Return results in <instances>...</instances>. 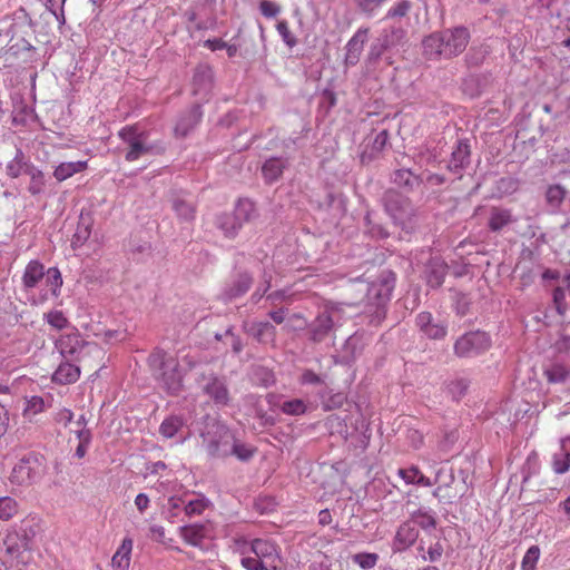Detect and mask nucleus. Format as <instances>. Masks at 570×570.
I'll use <instances>...</instances> for the list:
<instances>
[{
	"instance_id": "f257e3e1",
	"label": "nucleus",
	"mask_w": 570,
	"mask_h": 570,
	"mask_svg": "<svg viewBox=\"0 0 570 570\" xmlns=\"http://www.w3.org/2000/svg\"><path fill=\"white\" fill-rule=\"evenodd\" d=\"M242 566L247 570H283L277 547L268 540L255 539L244 543Z\"/></svg>"
},
{
	"instance_id": "f03ea898",
	"label": "nucleus",
	"mask_w": 570,
	"mask_h": 570,
	"mask_svg": "<svg viewBox=\"0 0 570 570\" xmlns=\"http://www.w3.org/2000/svg\"><path fill=\"white\" fill-rule=\"evenodd\" d=\"M46 472L43 459L30 453L13 465L8 480L13 491H22L40 482Z\"/></svg>"
},
{
	"instance_id": "7ed1b4c3",
	"label": "nucleus",
	"mask_w": 570,
	"mask_h": 570,
	"mask_svg": "<svg viewBox=\"0 0 570 570\" xmlns=\"http://www.w3.org/2000/svg\"><path fill=\"white\" fill-rule=\"evenodd\" d=\"M118 137L128 146L125 159L129 163L151 153L153 147L146 144L147 132L139 131L137 125L122 127Z\"/></svg>"
},
{
	"instance_id": "20e7f679",
	"label": "nucleus",
	"mask_w": 570,
	"mask_h": 570,
	"mask_svg": "<svg viewBox=\"0 0 570 570\" xmlns=\"http://www.w3.org/2000/svg\"><path fill=\"white\" fill-rule=\"evenodd\" d=\"M491 345V340L485 332H471L461 336L454 344L456 355L461 357L476 355L487 351Z\"/></svg>"
},
{
	"instance_id": "39448f33",
	"label": "nucleus",
	"mask_w": 570,
	"mask_h": 570,
	"mask_svg": "<svg viewBox=\"0 0 570 570\" xmlns=\"http://www.w3.org/2000/svg\"><path fill=\"white\" fill-rule=\"evenodd\" d=\"M85 344H89V342L82 338L80 332L76 327L67 328V331L62 332L55 341V346L61 356L65 358H71L72 361L76 358L77 354H79Z\"/></svg>"
},
{
	"instance_id": "423d86ee",
	"label": "nucleus",
	"mask_w": 570,
	"mask_h": 570,
	"mask_svg": "<svg viewBox=\"0 0 570 570\" xmlns=\"http://www.w3.org/2000/svg\"><path fill=\"white\" fill-rule=\"evenodd\" d=\"M441 37L444 43L443 57L445 58H452L462 53L470 41L468 29L462 27L448 29L441 32Z\"/></svg>"
},
{
	"instance_id": "0eeeda50",
	"label": "nucleus",
	"mask_w": 570,
	"mask_h": 570,
	"mask_svg": "<svg viewBox=\"0 0 570 570\" xmlns=\"http://www.w3.org/2000/svg\"><path fill=\"white\" fill-rule=\"evenodd\" d=\"M105 355L106 352L101 346L95 342H89V344L83 345L73 361H77L85 370L97 373L104 367Z\"/></svg>"
},
{
	"instance_id": "6e6552de",
	"label": "nucleus",
	"mask_w": 570,
	"mask_h": 570,
	"mask_svg": "<svg viewBox=\"0 0 570 570\" xmlns=\"http://www.w3.org/2000/svg\"><path fill=\"white\" fill-rule=\"evenodd\" d=\"M235 435L225 426H217L215 435L205 439L208 453L213 456L226 458L230 455Z\"/></svg>"
},
{
	"instance_id": "1a4fd4ad",
	"label": "nucleus",
	"mask_w": 570,
	"mask_h": 570,
	"mask_svg": "<svg viewBox=\"0 0 570 570\" xmlns=\"http://www.w3.org/2000/svg\"><path fill=\"white\" fill-rule=\"evenodd\" d=\"M178 367V362L174 358H167L163 362L160 380L170 394H177L181 389L183 376Z\"/></svg>"
},
{
	"instance_id": "9d476101",
	"label": "nucleus",
	"mask_w": 570,
	"mask_h": 570,
	"mask_svg": "<svg viewBox=\"0 0 570 570\" xmlns=\"http://www.w3.org/2000/svg\"><path fill=\"white\" fill-rule=\"evenodd\" d=\"M203 391L215 402L217 405H227L229 402V392L225 382L217 376L210 375L206 384L203 385Z\"/></svg>"
},
{
	"instance_id": "9b49d317",
	"label": "nucleus",
	"mask_w": 570,
	"mask_h": 570,
	"mask_svg": "<svg viewBox=\"0 0 570 570\" xmlns=\"http://www.w3.org/2000/svg\"><path fill=\"white\" fill-rule=\"evenodd\" d=\"M416 326L429 338L440 340L446 335V326L442 323H434L431 313L422 312L416 316Z\"/></svg>"
},
{
	"instance_id": "f8f14e48",
	"label": "nucleus",
	"mask_w": 570,
	"mask_h": 570,
	"mask_svg": "<svg viewBox=\"0 0 570 570\" xmlns=\"http://www.w3.org/2000/svg\"><path fill=\"white\" fill-rule=\"evenodd\" d=\"M244 330L259 343H274L276 337V328L268 322H246Z\"/></svg>"
},
{
	"instance_id": "ddd939ff",
	"label": "nucleus",
	"mask_w": 570,
	"mask_h": 570,
	"mask_svg": "<svg viewBox=\"0 0 570 570\" xmlns=\"http://www.w3.org/2000/svg\"><path fill=\"white\" fill-rule=\"evenodd\" d=\"M132 547V539L124 538L111 558L110 567L112 570H129L131 563Z\"/></svg>"
},
{
	"instance_id": "4468645a",
	"label": "nucleus",
	"mask_w": 570,
	"mask_h": 570,
	"mask_svg": "<svg viewBox=\"0 0 570 570\" xmlns=\"http://www.w3.org/2000/svg\"><path fill=\"white\" fill-rule=\"evenodd\" d=\"M419 532L415 525L407 521L402 523L394 538V549L396 551H403L411 547L417 539Z\"/></svg>"
},
{
	"instance_id": "2eb2a0df",
	"label": "nucleus",
	"mask_w": 570,
	"mask_h": 570,
	"mask_svg": "<svg viewBox=\"0 0 570 570\" xmlns=\"http://www.w3.org/2000/svg\"><path fill=\"white\" fill-rule=\"evenodd\" d=\"M80 376V366L69 361L61 362L52 374V382L61 385L72 384Z\"/></svg>"
},
{
	"instance_id": "dca6fc26",
	"label": "nucleus",
	"mask_w": 570,
	"mask_h": 570,
	"mask_svg": "<svg viewBox=\"0 0 570 570\" xmlns=\"http://www.w3.org/2000/svg\"><path fill=\"white\" fill-rule=\"evenodd\" d=\"M514 222L511 209L503 207H492L490 209L488 227L491 232H500L504 227L509 226Z\"/></svg>"
},
{
	"instance_id": "f3484780",
	"label": "nucleus",
	"mask_w": 570,
	"mask_h": 570,
	"mask_svg": "<svg viewBox=\"0 0 570 570\" xmlns=\"http://www.w3.org/2000/svg\"><path fill=\"white\" fill-rule=\"evenodd\" d=\"M45 265L37 259L30 261L22 275V284L24 288H35L39 282L45 277Z\"/></svg>"
},
{
	"instance_id": "a211bd4d",
	"label": "nucleus",
	"mask_w": 570,
	"mask_h": 570,
	"mask_svg": "<svg viewBox=\"0 0 570 570\" xmlns=\"http://www.w3.org/2000/svg\"><path fill=\"white\" fill-rule=\"evenodd\" d=\"M334 322L328 313L320 314L312 324L311 334L314 342H322L333 330Z\"/></svg>"
},
{
	"instance_id": "6ab92c4d",
	"label": "nucleus",
	"mask_w": 570,
	"mask_h": 570,
	"mask_svg": "<svg viewBox=\"0 0 570 570\" xmlns=\"http://www.w3.org/2000/svg\"><path fill=\"white\" fill-rule=\"evenodd\" d=\"M470 147L466 142L459 141L451 154L448 168L451 171L459 173L469 164Z\"/></svg>"
},
{
	"instance_id": "aec40b11",
	"label": "nucleus",
	"mask_w": 570,
	"mask_h": 570,
	"mask_svg": "<svg viewBox=\"0 0 570 570\" xmlns=\"http://www.w3.org/2000/svg\"><path fill=\"white\" fill-rule=\"evenodd\" d=\"M88 168L87 160L67 161L58 165L53 170V177L58 181H63L76 174L82 173Z\"/></svg>"
},
{
	"instance_id": "412c9836",
	"label": "nucleus",
	"mask_w": 570,
	"mask_h": 570,
	"mask_svg": "<svg viewBox=\"0 0 570 570\" xmlns=\"http://www.w3.org/2000/svg\"><path fill=\"white\" fill-rule=\"evenodd\" d=\"M183 540L193 547H199L206 538V527L203 524H189L179 528Z\"/></svg>"
},
{
	"instance_id": "4be33fe9",
	"label": "nucleus",
	"mask_w": 570,
	"mask_h": 570,
	"mask_svg": "<svg viewBox=\"0 0 570 570\" xmlns=\"http://www.w3.org/2000/svg\"><path fill=\"white\" fill-rule=\"evenodd\" d=\"M232 213L242 227L257 216L256 206L249 199H239Z\"/></svg>"
},
{
	"instance_id": "5701e85b",
	"label": "nucleus",
	"mask_w": 570,
	"mask_h": 570,
	"mask_svg": "<svg viewBox=\"0 0 570 570\" xmlns=\"http://www.w3.org/2000/svg\"><path fill=\"white\" fill-rule=\"evenodd\" d=\"M285 164L281 158L267 159L262 168L263 176L268 184L276 181L282 175Z\"/></svg>"
},
{
	"instance_id": "b1692460",
	"label": "nucleus",
	"mask_w": 570,
	"mask_h": 570,
	"mask_svg": "<svg viewBox=\"0 0 570 570\" xmlns=\"http://www.w3.org/2000/svg\"><path fill=\"white\" fill-rule=\"evenodd\" d=\"M78 426H80L76 431L77 439L79 441L77 448H76V456L78 459L85 458L88 446L91 441V433L88 429L85 428V417L80 416V419L76 422Z\"/></svg>"
},
{
	"instance_id": "393cba45",
	"label": "nucleus",
	"mask_w": 570,
	"mask_h": 570,
	"mask_svg": "<svg viewBox=\"0 0 570 570\" xmlns=\"http://www.w3.org/2000/svg\"><path fill=\"white\" fill-rule=\"evenodd\" d=\"M550 384L564 383L570 377V368L561 363H553L543 372Z\"/></svg>"
},
{
	"instance_id": "a878e982",
	"label": "nucleus",
	"mask_w": 570,
	"mask_h": 570,
	"mask_svg": "<svg viewBox=\"0 0 570 570\" xmlns=\"http://www.w3.org/2000/svg\"><path fill=\"white\" fill-rule=\"evenodd\" d=\"M386 210L391 214V216L395 220L403 219V212H406L409 204L405 199H401L397 194L390 193L387 194V199L385 204Z\"/></svg>"
},
{
	"instance_id": "bb28decb",
	"label": "nucleus",
	"mask_w": 570,
	"mask_h": 570,
	"mask_svg": "<svg viewBox=\"0 0 570 570\" xmlns=\"http://www.w3.org/2000/svg\"><path fill=\"white\" fill-rule=\"evenodd\" d=\"M50 406V403L46 402L43 397L33 395L26 401L23 409V417L31 421L36 415L45 412Z\"/></svg>"
},
{
	"instance_id": "cd10ccee",
	"label": "nucleus",
	"mask_w": 570,
	"mask_h": 570,
	"mask_svg": "<svg viewBox=\"0 0 570 570\" xmlns=\"http://www.w3.org/2000/svg\"><path fill=\"white\" fill-rule=\"evenodd\" d=\"M217 226L223 230L224 235L229 238H234L242 228L233 213L220 215L217 218Z\"/></svg>"
},
{
	"instance_id": "c85d7f7f",
	"label": "nucleus",
	"mask_w": 570,
	"mask_h": 570,
	"mask_svg": "<svg viewBox=\"0 0 570 570\" xmlns=\"http://www.w3.org/2000/svg\"><path fill=\"white\" fill-rule=\"evenodd\" d=\"M32 166L23 160V154L18 151L16 157L6 166V173L11 178H18L22 174H28Z\"/></svg>"
},
{
	"instance_id": "c756f323",
	"label": "nucleus",
	"mask_w": 570,
	"mask_h": 570,
	"mask_svg": "<svg viewBox=\"0 0 570 570\" xmlns=\"http://www.w3.org/2000/svg\"><path fill=\"white\" fill-rule=\"evenodd\" d=\"M424 52L430 58L443 56L444 43L440 33H433L423 41Z\"/></svg>"
},
{
	"instance_id": "7c9ffc66",
	"label": "nucleus",
	"mask_w": 570,
	"mask_h": 570,
	"mask_svg": "<svg viewBox=\"0 0 570 570\" xmlns=\"http://www.w3.org/2000/svg\"><path fill=\"white\" fill-rule=\"evenodd\" d=\"M46 276V286L52 296L57 297L60 294V288L62 286V276L60 271L57 267H50L45 273Z\"/></svg>"
},
{
	"instance_id": "2f4dec72",
	"label": "nucleus",
	"mask_w": 570,
	"mask_h": 570,
	"mask_svg": "<svg viewBox=\"0 0 570 570\" xmlns=\"http://www.w3.org/2000/svg\"><path fill=\"white\" fill-rule=\"evenodd\" d=\"M2 563L8 570H21V566H23L26 561L18 549L8 548L2 557Z\"/></svg>"
},
{
	"instance_id": "473e14b6",
	"label": "nucleus",
	"mask_w": 570,
	"mask_h": 570,
	"mask_svg": "<svg viewBox=\"0 0 570 570\" xmlns=\"http://www.w3.org/2000/svg\"><path fill=\"white\" fill-rule=\"evenodd\" d=\"M45 320L51 327L62 331V332L67 331V328H69V327H72L69 324V321L65 316V314L58 309L50 311V312L46 313Z\"/></svg>"
},
{
	"instance_id": "72a5a7b5",
	"label": "nucleus",
	"mask_w": 570,
	"mask_h": 570,
	"mask_svg": "<svg viewBox=\"0 0 570 570\" xmlns=\"http://www.w3.org/2000/svg\"><path fill=\"white\" fill-rule=\"evenodd\" d=\"M19 511L18 502L11 497L0 498V520L8 521Z\"/></svg>"
},
{
	"instance_id": "f704fd0d",
	"label": "nucleus",
	"mask_w": 570,
	"mask_h": 570,
	"mask_svg": "<svg viewBox=\"0 0 570 570\" xmlns=\"http://www.w3.org/2000/svg\"><path fill=\"white\" fill-rule=\"evenodd\" d=\"M181 426L183 420L179 416H169L160 424L159 432L163 436L169 439L175 436Z\"/></svg>"
},
{
	"instance_id": "c9c22d12",
	"label": "nucleus",
	"mask_w": 570,
	"mask_h": 570,
	"mask_svg": "<svg viewBox=\"0 0 570 570\" xmlns=\"http://www.w3.org/2000/svg\"><path fill=\"white\" fill-rule=\"evenodd\" d=\"M256 453V448L239 442L236 438L232 444L230 455H235L240 461H248Z\"/></svg>"
},
{
	"instance_id": "e433bc0d",
	"label": "nucleus",
	"mask_w": 570,
	"mask_h": 570,
	"mask_svg": "<svg viewBox=\"0 0 570 570\" xmlns=\"http://www.w3.org/2000/svg\"><path fill=\"white\" fill-rule=\"evenodd\" d=\"M567 191L561 185H551L547 189L546 198L551 207L558 208L563 203Z\"/></svg>"
},
{
	"instance_id": "4c0bfd02",
	"label": "nucleus",
	"mask_w": 570,
	"mask_h": 570,
	"mask_svg": "<svg viewBox=\"0 0 570 570\" xmlns=\"http://www.w3.org/2000/svg\"><path fill=\"white\" fill-rule=\"evenodd\" d=\"M540 548L538 546H531L525 554L523 556L522 562H521V569L522 570H535L537 563L540 559Z\"/></svg>"
},
{
	"instance_id": "58836bf2",
	"label": "nucleus",
	"mask_w": 570,
	"mask_h": 570,
	"mask_svg": "<svg viewBox=\"0 0 570 570\" xmlns=\"http://www.w3.org/2000/svg\"><path fill=\"white\" fill-rule=\"evenodd\" d=\"M469 389V382L464 379H456L448 384V392L454 400L462 399Z\"/></svg>"
},
{
	"instance_id": "ea45409f",
	"label": "nucleus",
	"mask_w": 570,
	"mask_h": 570,
	"mask_svg": "<svg viewBox=\"0 0 570 570\" xmlns=\"http://www.w3.org/2000/svg\"><path fill=\"white\" fill-rule=\"evenodd\" d=\"M209 502L204 497L190 500L184 505V511L188 517L193 515H200L206 508L208 507Z\"/></svg>"
},
{
	"instance_id": "a19ab883",
	"label": "nucleus",
	"mask_w": 570,
	"mask_h": 570,
	"mask_svg": "<svg viewBox=\"0 0 570 570\" xmlns=\"http://www.w3.org/2000/svg\"><path fill=\"white\" fill-rule=\"evenodd\" d=\"M353 561L358 564L362 569H372L379 561L376 553L362 552L353 556Z\"/></svg>"
},
{
	"instance_id": "79ce46f5",
	"label": "nucleus",
	"mask_w": 570,
	"mask_h": 570,
	"mask_svg": "<svg viewBox=\"0 0 570 570\" xmlns=\"http://www.w3.org/2000/svg\"><path fill=\"white\" fill-rule=\"evenodd\" d=\"M28 175L31 177L29 191L33 195L39 194L45 185L43 173L32 166Z\"/></svg>"
},
{
	"instance_id": "37998d69",
	"label": "nucleus",
	"mask_w": 570,
	"mask_h": 570,
	"mask_svg": "<svg viewBox=\"0 0 570 570\" xmlns=\"http://www.w3.org/2000/svg\"><path fill=\"white\" fill-rule=\"evenodd\" d=\"M282 411L288 415H301L306 412V404L299 399L286 401L282 405Z\"/></svg>"
},
{
	"instance_id": "c03bdc74",
	"label": "nucleus",
	"mask_w": 570,
	"mask_h": 570,
	"mask_svg": "<svg viewBox=\"0 0 570 570\" xmlns=\"http://www.w3.org/2000/svg\"><path fill=\"white\" fill-rule=\"evenodd\" d=\"M276 29L282 37L283 41L289 47L293 48L296 46L297 40L295 36L291 32L288 22L285 20L278 21Z\"/></svg>"
},
{
	"instance_id": "a18cd8bd",
	"label": "nucleus",
	"mask_w": 570,
	"mask_h": 570,
	"mask_svg": "<svg viewBox=\"0 0 570 570\" xmlns=\"http://www.w3.org/2000/svg\"><path fill=\"white\" fill-rule=\"evenodd\" d=\"M553 303L559 315L563 316L567 313L568 306L566 303V293L561 287L553 291Z\"/></svg>"
},
{
	"instance_id": "49530a36",
	"label": "nucleus",
	"mask_w": 570,
	"mask_h": 570,
	"mask_svg": "<svg viewBox=\"0 0 570 570\" xmlns=\"http://www.w3.org/2000/svg\"><path fill=\"white\" fill-rule=\"evenodd\" d=\"M570 469V453H566L561 456H554L553 459V471L558 474L566 473Z\"/></svg>"
},
{
	"instance_id": "de8ad7c7",
	"label": "nucleus",
	"mask_w": 570,
	"mask_h": 570,
	"mask_svg": "<svg viewBox=\"0 0 570 570\" xmlns=\"http://www.w3.org/2000/svg\"><path fill=\"white\" fill-rule=\"evenodd\" d=\"M174 209L177 213V215L186 219L193 218L195 214L194 207L184 200H176L174 203Z\"/></svg>"
},
{
	"instance_id": "09e8293b",
	"label": "nucleus",
	"mask_w": 570,
	"mask_h": 570,
	"mask_svg": "<svg viewBox=\"0 0 570 570\" xmlns=\"http://www.w3.org/2000/svg\"><path fill=\"white\" fill-rule=\"evenodd\" d=\"M420 469L411 466L409 469H399L397 474L405 481L406 484H415Z\"/></svg>"
},
{
	"instance_id": "8fccbe9b",
	"label": "nucleus",
	"mask_w": 570,
	"mask_h": 570,
	"mask_svg": "<svg viewBox=\"0 0 570 570\" xmlns=\"http://www.w3.org/2000/svg\"><path fill=\"white\" fill-rule=\"evenodd\" d=\"M370 293H374L379 297V304H384L390 299L391 288L386 284H381L380 287L373 284Z\"/></svg>"
},
{
	"instance_id": "3c124183",
	"label": "nucleus",
	"mask_w": 570,
	"mask_h": 570,
	"mask_svg": "<svg viewBox=\"0 0 570 570\" xmlns=\"http://www.w3.org/2000/svg\"><path fill=\"white\" fill-rule=\"evenodd\" d=\"M259 10L263 16L272 18L278 14L279 7L275 2H272L269 0H263L259 3Z\"/></svg>"
},
{
	"instance_id": "603ef678",
	"label": "nucleus",
	"mask_w": 570,
	"mask_h": 570,
	"mask_svg": "<svg viewBox=\"0 0 570 570\" xmlns=\"http://www.w3.org/2000/svg\"><path fill=\"white\" fill-rule=\"evenodd\" d=\"M410 7L411 6L407 0H402L389 10L387 16L392 17V18L404 17L407 13V11L410 10Z\"/></svg>"
},
{
	"instance_id": "864d4df0",
	"label": "nucleus",
	"mask_w": 570,
	"mask_h": 570,
	"mask_svg": "<svg viewBox=\"0 0 570 570\" xmlns=\"http://www.w3.org/2000/svg\"><path fill=\"white\" fill-rule=\"evenodd\" d=\"M72 419H73V413L71 410L69 409H60L56 414H55V421L59 424H62L63 426H68V424H70L72 422Z\"/></svg>"
},
{
	"instance_id": "5fc2aeb1",
	"label": "nucleus",
	"mask_w": 570,
	"mask_h": 570,
	"mask_svg": "<svg viewBox=\"0 0 570 570\" xmlns=\"http://www.w3.org/2000/svg\"><path fill=\"white\" fill-rule=\"evenodd\" d=\"M416 523L426 529V528H435L436 521L433 515L426 512H420L415 515Z\"/></svg>"
},
{
	"instance_id": "6e6d98bb",
	"label": "nucleus",
	"mask_w": 570,
	"mask_h": 570,
	"mask_svg": "<svg viewBox=\"0 0 570 570\" xmlns=\"http://www.w3.org/2000/svg\"><path fill=\"white\" fill-rule=\"evenodd\" d=\"M299 381L302 384H311V385H317V384L322 383L320 375H317L312 370H305L303 372Z\"/></svg>"
},
{
	"instance_id": "4d7b16f0",
	"label": "nucleus",
	"mask_w": 570,
	"mask_h": 570,
	"mask_svg": "<svg viewBox=\"0 0 570 570\" xmlns=\"http://www.w3.org/2000/svg\"><path fill=\"white\" fill-rule=\"evenodd\" d=\"M9 411L0 402V438L3 436L9 428Z\"/></svg>"
},
{
	"instance_id": "13d9d810",
	"label": "nucleus",
	"mask_w": 570,
	"mask_h": 570,
	"mask_svg": "<svg viewBox=\"0 0 570 570\" xmlns=\"http://www.w3.org/2000/svg\"><path fill=\"white\" fill-rule=\"evenodd\" d=\"M407 438L411 442V445L414 449H420L423 444V434L416 430L409 431Z\"/></svg>"
},
{
	"instance_id": "bf43d9fd",
	"label": "nucleus",
	"mask_w": 570,
	"mask_h": 570,
	"mask_svg": "<svg viewBox=\"0 0 570 570\" xmlns=\"http://www.w3.org/2000/svg\"><path fill=\"white\" fill-rule=\"evenodd\" d=\"M125 336V332L117 330H108L104 333V340L108 343L112 341H122Z\"/></svg>"
},
{
	"instance_id": "052dcab7",
	"label": "nucleus",
	"mask_w": 570,
	"mask_h": 570,
	"mask_svg": "<svg viewBox=\"0 0 570 570\" xmlns=\"http://www.w3.org/2000/svg\"><path fill=\"white\" fill-rule=\"evenodd\" d=\"M433 495L439 500H450L453 495L450 493L449 485H439L434 491Z\"/></svg>"
},
{
	"instance_id": "680f3d73",
	"label": "nucleus",
	"mask_w": 570,
	"mask_h": 570,
	"mask_svg": "<svg viewBox=\"0 0 570 570\" xmlns=\"http://www.w3.org/2000/svg\"><path fill=\"white\" fill-rule=\"evenodd\" d=\"M347 47L348 48H347L345 61H346V63L354 65L358 60L360 51L357 49L354 51L353 48L355 47V43H353L352 40L348 42Z\"/></svg>"
},
{
	"instance_id": "e2e57ef3",
	"label": "nucleus",
	"mask_w": 570,
	"mask_h": 570,
	"mask_svg": "<svg viewBox=\"0 0 570 570\" xmlns=\"http://www.w3.org/2000/svg\"><path fill=\"white\" fill-rule=\"evenodd\" d=\"M204 46L212 51L222 50L226 47V42L222 39L215 38V39H207L204 42Z\"/></svg>"
},
{
	"instance_id": "0e129e2a",
	"label": "nucleus",
	"mask_w": 570,
	"mask_h": 570,
	"mask_svg": "<svg viewBox=\"0 0 570 570\" xmlns=\"http://www.w3.org/2000/svg\"><path fill=\"white\" fill-rule=\"evenodd\" d=\"M149 502V498L145 493H139L135 499V505L141 513L148 508Z\"/></svg>"
},
{
	"instance_id": "69168bd1",
	"label": "nucleus",
	"mask_w": 570,
	"mask_h": 570,
	"mask_svg": "<svg viewBox=\"0 0 570 570\" xmlns=\"http://www.w3.org/2000/svg\"><path fill=\"white\" fill-rule=\"evenodd\" d=\"M443 552V549L440 544H435L434 547H431L428 551L430 561H436L441 558Z\"/></svg>"
},
{
	"instance_id": "338daca9",
	"label": "nucleus",
	"mask_w": 570,
	"mask_h": 570,
	"mask_svg": "<svg viewBox=\"0 0 570 570\" xmlns=\"http://www.w3.org/2000/svg\"><path fill=\"white\" fill-rule=\"evenodd\" d=\"M411 173L407 170H396L394 173V180L396 183L404 181L405 185L410 183Z\"/></svg>"
},
{
	"instance_id": "774afa93",
	"label": "nucleus",
	"mask_w": 570,
	"mask_h": 570,
	"mask_svg": "<svg viewBox=\"0 0 570 570\" xmlns=\"http://www.w3.org/2000/svg\"><path fill=\"white\" fill-rule=\"evenodd\" d=\"M331 522H332V514H331L330 510L324 509V510L320 511V513H318V523L321 525H327Z\"/></svg>"
}]
</instances>
